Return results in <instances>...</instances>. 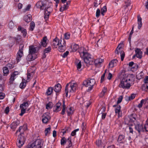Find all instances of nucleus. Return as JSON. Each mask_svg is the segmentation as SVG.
<instances>
[{
    "label": "nucleus",
    "instance_id": "680f3d73",
    "mask_svg": "<svg viewBox=\"0 0 148 148\" xmlns=\"http://www.w3.org/2000/svg\"><path fill=\"white\" fill-rule=\"evenodd\" d=\"M15 77L12 74L11 77L10 78V82H12L14 80L15 78Z\"/></svg>",
    "mask_w": 148,
    "mask_h": 148
},
{
    "label": "nucleus",
    "instance_id": "864d4df0",
    "mask_svg": "<svg viewBox=\"0 0 148 148\" xmlns=\"http://www.w3.org/2000/svg\"><path fill=\"white\" fill-rule=\"evenodd\" d=\"M70 131V129L69 128H68L67 129H66L65 130H63L62 131V133L63 134H64L65 133H67L68 132H69Z\"/></svg>",
    "mask_w": 148,
    "mask_h": 148
},
{
    "label": "nucleus",
    "instance_id": "72a5a7b5",
    "mask_svg": "<svg viewBox=\"0 0 148 148\" xmlns=\"http://www.w3.org/2000/svg\"><path fill=\"white\" fill-rule=\"evenodd\" d=\"M107 9L106 6H105L102 8L101 9V14L102 16L104 15V13L106 12L107 11Z\"/></svg>",
    "mask_w": 148,
    "mask_h": 148
},
{
    "label": "nucleus",
    "instance_id": "4468645a",
    "mask_svg": "<svg viewBox=\"0 0 148 148\" xmlns=\"http://www.w3.org/2000/svg\"><path fill=\"white\" fill-rule=\"evenodd\" d=\"M135 52L136 57L139 59L142 58L143 52L140 49L138 48H135Z\"/></svg>",
    "mask_w": 148,
    "mask_h": 148
},
{
    "label": "nucleus",
    "instance_id": "6e6d98bb",
    "mask_svg": "<svg viewBox=\"0 0 148 148\" xmlns=\"http://www.w3.org/2000/svg\"><path fill=\"white\" fill-rule=\"evenodd\" d=\"M69 53V51H66L62 55V56L63 58H65L66 57Z\"/></svg>",
    "mask_w": 148,
    "mask_h": 148
},
{
    "label": "nucleus",
    "instance_id": "338daca9",
    "mask_svg": "<svg viewBox=\"0 0 148 148\" xmlns=\"http://www.w3.org/2000/svg\"><path fill=\"white\" fill-rule=\"evenodd\" d=\"M5 94L2 93V92L0 93V99H3L5 97Z\"/></svg>",
    "mask_w": 148,
    "mask_h": 148
},
{
    "label": "nucleus",
    "instance_id": "39448f33",
    "mask_svg": "<svg viewBox=\"0 0 148 148\" xmlns=\"http://www.w3.org/2000/svg\"><path fill=\"white\" fill-rule=\"evenodd\" d=\"M95 84V81L94 79H88L85 80L83 82V84L86 87H88V91H90L93 88Z\"/></svg>",
    "mask_w": 148,
    "mask_h": 148
},
{
    "label": "nucleus",
    "instance_id": "f257e3e1",
    "mask_svg": "<svg viewBox=\"0 0 148 148\" xmlns=\"http://www.w3.org/2000/svg\"><path fill=\"white\" fill-rule=\"evenodd\" d=\"M132 77L130 75L125 74L123 75L121 79V83L119 85L120 88H129L131 86Z\"/></svg>",
    "mask_w": 148,
    "mask_h": 148
},
{
    "label": "nucleus",
    "instance_id": "3c124183",
    "mask_svg": "<svg viewBox=\"0 0 148 148\" xmlns=\"http://www.w3.org/2000/svg\"><path fill=\"white\" fill-rule=\"evenodd\" d=\"M86 123L85 122H83L82 125V131H84L86 128Z\"/></svg>",
    "mask_w": 148,
    "mask_h": 148
},
{
    "label": "nucleus",
    "instance_id": "58836bf2",
    "mask_svg": "<svg viewBox=\"0 0 148 148\" xmlns=\"http://www.w3.org/2000/svg\"><path fill=\"white\" fill-rule=\"evenodd\" d=\"M26 86V83L23 80L20 85V87L21 89L24 88Z\"/></svg>",
    "mask_w": 148,
    "mask_h": 148
},
{
    "label": "nucleus",
    "instance_id": "c9c22d12",
    "mask_svg": "<svg viewBox=\"0 0 148 148\" xmlns=\"http://www.w3.org/2000/svg\"><path fill=\"white\" fill-rule=\"evenodd\" d=\"M125 137L123 135H120L119 136L118 139V141L120 143L123 142L124 139Z\"/></svg>",
    "mask_w": 148,
    "mask_h": 148
},
{
    "label": "nucleus",
    "instance_id": "bf43d9fd",
    "mask_svg": "<svg viewBox=\"0 0 148 148\" xmlns=\"http://www.w3.org/2000/svg\"><path fill=\"white\" fill-rule=\"evenodd\" d=\"M136 96L135 94H132L129 97V100H131L134 99Z\"/></svg>",
    "mask_w": 148,
    "mask_h": 148
},
{
    "label": "nucleus",
    "instance_id": "b1692460",
    "mask_svg": "<svg viewBox=\"0 0 148 148\" xmlns=\"http://www.w3.org/2000/svg\"><path fill=\"white\" fill-rule=\"evenodd\" d=\"M41 45L44 47H46L47 45V38L46 36H44L41 40L40 42Z\"/></svg>",
    "mask_w": 148,
    "mask_h": 148
},
{
    "label": "nucleus",
    "instance_id": "7ed1b4c3",
    "mask_svg": "<svg viewBox=\"0 0 148 148\" xmlns=\"http://www.w3.org/2000/svg\"><path fill=\"white\" fill-rule=\"evenodd\" d=\"M37 8H40L41 10H45V13L44 18L46 20H47L49 18L50 11L51 10V8H46V5L42 1H38L36 4Z\"/></svg>",
    "mask_w": 148,
    "mask_h": 148
},
{
    "label": "nucleus",
    "instance_id": "c03bdc74",
    "mask_svg": "<svg viewBox=\"0 0 148 148\" xmlns=\"http://www.w3.org/2000/svg\"><path fill=\"white\" fill-rule=\"evenodd\" d=\"M51 130V127H49L46 128L45 130V133L46 136L47 134L49 133Z\"/></svg>",
    "mask_w": 148,
    "mask_h": 148
},
{
    "label": "nucleus",
    "instance_id": "9b49d317",
    "mask_svg": "<svg viewBox=\"0 0 148 148\" xmlns=\"http://www.w3.org/2000/svg\"><path fill=\"white\" fill-rule=\"evenodd\" d=\"M50 118L51 117L49 113H45L42 116V122L44 123H47L50 119Z\"/></svg>",
    "mask_w": 148,
    "mask_h": 148
},
{
    "label": "nucleus",
    "instance_id": "6e6552de",
    "mask_svg": "<svg viewBox=\"0 0 148 148\" xmlns=\"http://www.w3.org/2000/svg\"><path fill=\"white\" fill-rule=\"evenodd\" d=\"M32 143L34 148H42L43 143L41 140L37 139Z\"/></svg>",
    "mask_w": 148,
    "mask_h": 148
},
{
    "label": "nucleus",
    "instance_id": "cd10ccee",
    "mask_svg": "<svg viewBox=\"0 0 148 148\" xmlns=\"http://www.w3.org/2000/svg\"><path fill=\"white\" fill-rule=\"evenodd\" d=\"M72 51L73 52L75 51L79 48V46L76 44H74L71 46Z\"/></svg>",
    "mask_w": 148,
    "mask_h": 148
},
{
    "label": "nucleus",
    "instance_id": "2f4dec72",
    "mask_svg": "<svg viewBox=\"0 0 148 148\" xmlns=\"http://www.w3.org/2000/svg\"><path fill=\"white\" fill-rule=\"evenodd\" d=\"M76 65L77 70L79 71H81V69H80L81 67V61L79 60H78L77 63H76Z\"/></svg>",
    "mask_w": 148,
    "mask_h": 148
},
{
    "label": "nucleus",
    "instance_id": "5701e85b",
    "mask_svg": "<svg viewBox=\"0 0 148 148\" xmlns=\"http://www.w3.org/2000/svg\"><path fill=\"white\" fill-rule=\"evenodd\" d=\"M18 30L20 31L21 33L23 34V36L24 37H25L27 34L26 29L22 27L21 26H19L18 28Z\"/></svg>",
    "mask_w": 148,
    "mask_h": 148
},
{
    "label": "nucleus",
    "instance_id": "0eeeda50",
    "mask_svg": "<svg viewBox=\"0 0 148 148\" xmlns=\"http://www.w3.org/2000/svg\"><path fill=\"white\" fill-rule=\"evenodd\" d=\"M29 106V104L27 102H24L20 105V107L21 109V113L20 115L22 116L25 113V110Z\"/></svg>",
    "mask_w": 148,
    "mask_h": 148
},
{
    "label": "nucleus",
    "instance_id": "79ce46f5",
    "mask_svg": "<svg viewBox=\"0 0 148 148\" xmlns=\"http://www.w3.org/2000/svg\"><path fill=\"white\" fill-rule=\"evenodd\" d=\"M120 54H121V61H122L123 60L124 58V57H125V53L124 51H121V52H120Z\"/></svg>",
    "mask_w": 148,
    "mask_h": 148
},
{
    "label": "nucleus",
    "instance_id": "37998d69",
    "mask_svg": "<svg viewBox=\"0 0 148 148\" xmlns=\"http://www.w3.org/2000/svg\"><path fill=\"white\" fill-rule=\"evenodd\" d=\"M8 26L10 29H12L14 27V23L12 21L9 22Z\"/></svg>",
    "mask_w": 148,
    "mask_h": 148
},
{
    "label": "nucleus",
    "instance_id": "5fc2aeb1",
    "mask_svg": "<svg viewBox=\"0 0 148 148\" xmlns=\"http://www.w3.org/2000/svg\"><path fill=\"white\" fill-rule=\"evenodd\" d=\"M79 130V129H77L73 130L71 133V135L73 136L75 135L76 134V132L78 131Z\"/></svg>",
    "mask_w": 148,
    "mask_h": 148
},
{
    "label": "nucleus",
    "instance_id": "09e8293b",
    "mask_svg": "<svg viewBox=\"0 0 148 148\" xmlns=\"http://www.w3.org/2000/svg\"><path fill=\"white\" fill-rule=\"evenodd\" d=\"M145 85H147V84H144L142 85V89L144 90L147 91L148 90L147 87L146 86H145Z\"/></svg>",
    "mask_w": 148,
    "mask_h": 148
},
{
    "label": "nucleus",
    "instance_id": "0e129e2a",
    "mask_svg": "<svg viewBox=\"0 0 148 148\" xmlns=\"http://www.w3.org/2000/svg\"><path fill=\"white\" fill-rule=\"evenodd\" d=\"M32 74L33 73H32L31 74L30 73H28L27 75V81H29V80L30 78L31 77H32Z\"/></svg>",
    "mask_w": 148,
    "mask_h": 148
},
{
    "label": "nucleus",
    "instance_id": "8fccbe9b",
    "mask_svg": "<svg viewBox=\"0 0 148 148\" xmlns=\"http://www.w3.org/2000/svg\"><path fill=\"white\" fill-rule=\"evenodd\" d=\"M64 38L68 39L70 38V34L68 33H66L64 34Z\"/></svg>",
    "mask_w": 148,
    "mask_h": 148
},
{
    "label": "nucleus",
    "instance_id": "9d476101",
    "mask_svg": "<svg viewBox=\"0 0 148 148\" xmlns=\"http://www.w3.org/2000/svg\"><path fill=\"white\" fill-rule=\"evenodd\" d=\"M134 124L135 129L139 133L140 132H143V126L142 125L140 124L139 123L136 121H135Z\"/></svg>",
    "mask_w": 148,
    "mask_h": 148
},
{
    "label": "nucleus",
    "instance_id": "a211bd4d",
    "mask_svg": "<svg viewBox=\"0 0 148 148\" xmlns=\"http://www.w3.org/2000/svg\"><path fill=\"white\" fill-rule=\"evenodd\" d=\"M121 108L120 106H118L115 109V113L116 114H118L119 117L121 116L122 115V112L121 110Z\"/></svg>",
    "mask_w": 148,
    "mask_h": 148
},
{
    "label": "nucleus",
    "instance_id": "4c0bfd02",
    "mask_svg": "<svg viewBox=\"0 0 148 148\" xmlns=\"http://www.w3.org/2000/svg\"><path fill=\"white\" fill-rule=\"evenodd\" d=\"M105 107L104 106H103L99 112V115H100L104 113V112H105Z\"/></svg>",
    "mask_w": 148,
    "mask_h": 148
},
{
    "label": "nucleus",
    "instance_id": "ddd939ff",
    "mask_svg": "<svg viewBox=\"0 0 148 148\" xmlns=\"http://www.w3.org/2000/svg\"><path fill=\"white\" fill-rule=\"evenodd\" d=\"M23 55V53L22 49H19V51L17 54L16 60L17 62H18L21 60V58Z\"/></svg>",
    "mask_w": 148,
    "mask_h": 148
},
{
    "label": "nucleus",
    "instance_id": "412c9836",
    "mask_svg": "<svg viewBox=\"0 0 148 148\" xmlns=\"http://www.w3.org/2000/svg\"><path fill=\"white\" fill-rule=\"evenodd\" d=\"M51 49V47H48V48L45 49L43 51V53L42 55V58H45L46 56V53H49Z\"/></svg>",
    "mask_w": 148,
    "mask_h": 148
},
{
    "label": "nucleus",
    "instance_id": "f8f14e48",
    "mask_svg": "<svg viewBox=\"0 0 148 148\" xmlns=\"http://www.w3.org/2000/svg\"><path fill=\"white\" fill-rule=\"evenodd\" d=\"M37 54H33L29 53L26 57V59L29 61L33 60L37 58Z\"/></svg>",
    "mask_w": 148,
    "mask_h": 148
},
{
    "label": "nucleus",
    "instance_id": "1a4fd4ad",
    "mask_svg": "<svg viewBox=\"0 0 148 148\" xmlns=\"http://www.w3.org/2000/svg\"><path fill=\"white\" fill-rule=\"evenodd\" d=\"M58 50L61 52H64L66 49V42L64 39L60 40V44L59 45Z\"/></svg>",
    "mask_w": 148,
    "mask_h": 148
},
{
    "label": "nucleus",
    "instance_id": "c85d7f7f",
    "mask_svg": "<svg viewBox=\"0 0 148 148\" xmlns=\"http://www.w3.org/2000/svg\"><path fill=\"white\" fill-rule=\"evenodd\" d=\"M32 16L31 15L29 14L24 16V19L27 22H29L31 21Z\"/></svg>",
    "mask_w": 148,
    "mask_h": 148
},
{
    "label": "nucleus",
    "instance_id": "f3484780",
    "mask_svg": "<svg viewBox=\"0 0 148 148\" xmlns=\"http://www.w3.org/2000/svg\"><path fill=\"white\" fill-rule=\"evenodd\" d=\"M103 60L102 59H97L95 61V64L96 66L99 67L100 66L101 64L103 62Z\"/></svg>",
    "mask_w": 148,
    "mask_h": 148
},
{
    "label": "nucleus",
    "instance_id": "ea45409f",
    "mask_svg": "<svg viewBox=\"0 0 148 148\" xmlns=\"http://www.w3.org/2000/svg\"><path fill=\"white\" fill-rule=\"evenodd\" d=\"M67 142L69 143V145L66 148H69L71 147L72 145V143L70 138H69L67 139Z\"/></svg>",
    "mask_w": 148,
    "mask_h": 148
},
{
    "label": "nucleus",
    "instance_id": "a19ab883",
    "mask_svg": "<svg viewBox=\"0 0 148 148\" xmlns=\"http://www.w3.org/2000/svg\"><path fill=\"white\" fill-rule=\"evenodd\" d=\"M66 108V106L65 105V102L64 101H63V108L61 114L62 115H64L65 113V110Z\"/></svg>",
    "mask_w": 148,
    "mask_h": 148
},
{
    "label": "nucleus",
    "instance_id": "052dcab7",
    "mask_svg": "<svg viewBox=\"0 0 148 148\" xmlns=\"http://www.w3.org/2000/svg\"><path fill=\"white\" fill-rule=\"evenodd\" d=\"M96 144L98 146H101L102 145L101 141V140H98L96 141Z\"/></svg>",
    "mask_w": 148,
    "mask_h": 148
},
{
    "label": "nucleus",
    "instance_id": "393cba45",
    "mask_svg": "<svg viewBox=\"0 0 148 148\" xmlns=\"http://www.w3.org/2000/svg\"><path fill=\"white\" fill-rule=\"evenodd\" d=\"M61 86L59 84H58L54 86V90L55 92H60L61 90Z\"/></svg>",
    "mask_w": 148,
    "mask_h": 148
},
{
    "label": "nucleus",
    "instance_id": "4d7b16f0",
    "mask_svg": "<svg viewBox=\"0 0 148 148\" xmlns=\"http://www.w3.org/2000/svg\"><path fill=\"white\" fill-rule=\"evenodd\" d=\"M100 10L99 9H97V10L96 12V17H99L100 15Z\"/></svg>",
    "mask_w": 148,
    "mask_h": 148
},
{
    "label": "nucleus",
    "instance_id": "aec40b11",
    "mask_svg": "<svg viewBox=\"0 0 148 148\" xmlns=\"http://www.w3.org/2000/svg\"><path fill=\"white\" fill-rule=\"evenodd\" d=\"M29 53L33 54H36V48L34 47V46H29Z\"/></svg>",
    "mask_w": 148,
    "mask_h": 148
},
{
    "label": "nucleus",
    "instance_id": "f704fd0d",
    "mask_svg": "<svg viewBox=\"0 0 148 148\" xmlns=\"http://www.w3.org/2000/svg\"><path fill=\"white\" fill-rule=\"evenodd\" d=\"M53 90L52 87H50L48 88L46 92V94L49 95L51 94Z\"/></svg>",
    "mask_w": 148,
    "mask_h": 148
},
{
    "label": "nucleus",
    "instance_id": "7c9ffc66",
    "mask_svg": "<svg viewBox=\"0 0 148 148\" xmlns=\"http://www.w3.org/2000/svg\"><path fill=\"white\" fill-rule=\"evenodd\" d=\"M125 5L123 6V7L125 9H126L127 7L130 6L131 4V1L130 0H126L125 1Z\"/></svg>",
    "mask_w": 148,
    "mask_h": 148
},
{
    "label": "nucleus",
    "instance_id": "4be33fe9",
    "mask_svg": "<svg viewBox=\"0 0 148 148\" xmlns=\"http://www.w3.org/2000/svg\"><path fill=\"white\" fill-rule=\"evenodd\" d=\"M147 103L148 105V97L145 99H142L140 103L139 104L138 107L140 108L142 107V105L143 104H145Z\"/></svg>",
    "mask_w": 148,
    "mask_h": 148
},
{
    "label": "nucleus",
    "instance_id": "2eb2a0df",
    "mask_svg": "<svg viewBox=\"0 0 148 148\" xmlns=\"http://www.w3.org/2000/svg\"><path fill=\"white\" fill-rule=\"evenodd\" d=\"M61 105L60 103V102L58 103L53 107V111L57 112L60 111L61 109V108L60 107Z\"/></svg>",
    "mask_w": 148,
    "mask_h": 148
},
{
    "label": "nucleus",
    "instance_id": "bb28decb",
    "mask_svg": "<svg viewBox=\"0 0 148 148\" xmlns=\"http://www.w3.org/2000/svg\"><path fill=\"white\" fill-rule=\"evenodd\" d=\"M60 44V41H59V40L57 38H56L53 41V44L55 47H56L57 45L58 46Z\"/></svg>",
    "mask_w": 148,
    "mask_h": 148
},
{
    "label": "nucleus",
    "instance_id": "e433bc0d",
    "mask_svg": "<svg viewBox=\"0 0 148 148\" xmlns=\"http://www.w3.org/2000/svg\"><path fill=\"white\" fill-rule=\"evenodd\" d=\"M35 26L34 23L33 21H32L30 23V30L31 31L33 30Z\"/></svg>",
    "mask_w": 148,
    "mask_h": 148
},
{
    "label": "nucleus",
    "instance_id": "603ef678",
    "mask_svg": "<svg viewBox=\"0 0 148 148\" xmlns=\"http://www.w3.org/2000/svg\"><path fill=\"white\" fill-rule=\"evenodd\" d=\"M68 115L69 116L71 114L73 113V111L72 110L71 108H69V110L67 111Z\"/></svg>",
    "mask_w": 148,
    "mask_h": 148
},
{
    "label": "nucleus",
    "instance_id": "473e14b6",
    "mask_svg": "<svg viewBox=\"0 0 148 148\" xmlns=\"http://www.w3.org/2000/svg\"><path fill=\"white\" fill-rule=\"evenodd\" d=\"M3 72L4 75L6 76L9 73V70L7 67H5L3 68Z\"/></svg>",
    "mask_w": 148,
    "mask_h": 148
},
{
    "label": "nucleus",
    "instance_id": "de8ad7c7",
    "mask_svg": "<svg viewBox=\"0 0 148 148\" xmlns=\"http://www.w3.org/2000/svg\"><path fill=\"white\" fill-rule=\"evenodd\" d=\"M148 132V124H145L144 128L143 127V132L144 131Z\"/></svg>",
    "mask_w": 148,
    "mask_h": 148
},
{
    "label": "nucleus",
    "instance_id": "c756f323",
    "mask_svg": "<svg viewBox=\"0 0 148 148\" xmlns=\"http://www.w3.org/2000/svg\"><path fill=\"white\" fill-rule=\"evenodd\" d=\"M123 46L122 44H120L117 47L116 51L115 53L116 54H117L119 55V53L121 52V51H121V49L122 48V47Z\"/></svg>",
    "mask_w": 148,
    "mask_h": 148
},
{
    "label": "nucleus",
    "instance_id": "423d86ee",
    "mask_svg": "<svg viewBox=\"0 0 148 148\" xmlns=\"http://www.w3.org/2000/svg\"><path fill=\"white\" fill-rule=\"evenodd\" d=\"M23 133H20L18 138V142L17 143V146L20 148L24 144L25 140Z\"/></svg>",
    "mask_w": 148,
    "mask_h": 148
},
{
    "label": "nucleus",
    "instance_id": "20e7f679",
    "mask_svg": "<svg viewBox=\"0 0 148 148\" xmlns=\"http://www.w3.org/2000/svg\"><path fill=\"white\" fill-rule=\"evenodd\" d=\"M77 88V84L76 82L72 81L66 85L65 88V92L66 97L68 95V93L75 91Z\"/></svg>",
    "mask_w": 148,
    "mask_h": 148
},
{
    "label": "nucleus",
    "instance_id": "f03ea898",
    "mask_svg": "<svg viewBox=\"0 0 148 148\" xmlns=\"http://www.w3.org/2000/svg\"><path fill=\"white\" fill-rule=\"evenodd\" d=\"M84 48H82L79 53L82 58H83L84 62L87 64H91L92 63V59L91 58L90 55L86 51Z\"/></svg>",
    "mask_w": 148,
    "mask_h": 148
},
{
    "label": "nucleus",
    "instance_id": "49530a36",
    "mask_svg": "<svg viewBox=\"0 0 148 148\" xmlns=\"http://www.w3.org/2000/svg\"><path fill=\"white\" fill-rule=\"evenodd\" d=\"M66 140L65 138H62L61 140V145H64L66 142Z\"/></svg>",
    "mask_w": 148,
    "mask_h": 148
},
{
    "label": "nucleus",
    "instance_id": "a878e982",
    "mask_svg": "<svg viewBox=\"0 0 148 148\" xmlns=\"http://www.w3.org/2000/svg\"><path fill=\"white\" fill-rule=\"evenodd\" d=\"M138 29H140L142 26V18L139 16H138Z\"/></svg>",
    "mask_w": 148,
    "mask_h": 148
},
{
    "label": "nucleus",
    "instance_id": "69168bd1",
    "mask_svg": "<svg viewBox=\"0 0 148 148\" xmlns=\"http://www.w3.org/2000/svg\"><path fill=\"white\" fill-rule=\"evenodd\" d=\"M7 67L8 68V69L9 68L10 69H12L14 67L13 65L10 63L8 64L7 65Z\"/></svg>",
    "mask_w": 148,
    "mask_h": 148
},
{
    "label": "nucleus",
    "instance_id": "6ab92c4d",
    "mask_svg": "<svg viewBox=\"0 0 148 148\" xmlns=\"http://www.w3.org/2000/svg\"><path fill=\"white\" fill-rule=\"evenodd\" d=\"M118 61L116 59L112 60L109 63V66L110 67L112 68L116 65Z\"/></svg>",
    "mask_w": 148,
    "mask_h": 148
},
{
    "label": "nucleus",
    "instance_id": "dca6fc26",
    "mask_svg": "<svg viewBox=\"0 0 148 148\" xmlns=\"http://www.w3.org/2000/svg\"><path fill=\"white\" fill-rule=\"evenodd\" d=\"M19 121H17L12 123L10 126L11 129L14 130L19 124Z\"/></svg>",
    "mask_w": 148,
    "mask_h": 148
},
{
    "label": "nucleus",
    "instance_id": "13d9d810",
    "mask_svg": "<svg viewBox=\"0 0 148 148\" xmlns=\"http://www.w3.org/2000/svg\"><path fill=\"white\" fill-rule=\"evenodd\" d=\"M15 40L17 41L18 42L21 40V37L20 36H17L16 37H15Z\"/></svg>",
    "mask_w": 148,
    "mask_h": 148
},
{
    "label": "nucleus",
    "instance_id": "e2e57ef3",
    "mask_svg": "<svg viewBox=\"0 0 148 148\" xmlns=\"http://www.w3.org/2000/svg\"><path fill=\"white\" fill-rule=\"evenodd\" d=\"M123 99V97L121 96H120L118 99L117 103H119L122 101Z\"/></svg>",
    "mask_w": 148,
    "mask_h": 148
},
{
    "label": "nucleus",
    "instance_id": "774afa93",
    "mask_svg": "<svg viewBox=\"0 0 148 148\" xmlns=\"http://www.w3.org/2000/svg\"><path fill=\"white\" fill-rule=\"evenodd\" d=\"M144 82L145 84L148 83V76H146L144 79Z\"/></svg>",
    "mask_w": 148,
    "mask_h": 148
},
{
    "label": "nucleus",
    "instance_id": "a18cd8bd",
    "mask_svg": "<svg viewBox=\"0 0 148 148\" xmlns=\"http://www.w3.org/2000/svg\"><path fill=\"white\" fill-rule=\"evenodd\" d=\"M107 91V89L106 88H103L102 91V92H101V96L102 97L104 95L105 93Z\"/></svg>",
    "mask_w": 148,
    "mask_h": 148
}]
</instances>
